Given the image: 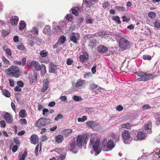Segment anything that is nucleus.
Returning <instances> with one entry per match:
<instances>
[{"instance_id":"obj_1","label":"nucleus","mask_w":160,"mask_h":160,"mask_svg":"<svg viewBox=\"0 0 160 160\" xmlns=\"http://www.w3.org/2000/svg\"><path fill=\"white\" fill-rule=\"evenodd\" d=\"M97 0H84L82 6V8L78 7H73L72 9V14L76 16L78 15V11L81 12L82 10L88 11L91 9V8L93 6Z\"/></svg>"},{"instance_id":"obj_2","label":"nucleus","mask_w":160,"mask_h":160,"mask_svg":"<svg viewBox=\"0 0 160 160\" xmlns=\"http://www.w3.org/2000/svg\"><path fill=\"white\" fill-rule=\"evenodd\" d=\"M6 72L9 76L12 77L18 78L21 76L20 69L15 66H12L6 69Z\"/></svg>"},{"instance_id":"obj_3","label":"nucleus","mask_w":160,"mask_h":160,"mask_svg":"<svg viewBox=\"0 0 160 160\" xmlns=\"http://www.w3.org/2000/svg\"><path fill=\"white\" fill-rule=\"evenodd\" d=\"M134 73L140 77L137 80L138 81H146L150 79H152L153 78L152 75L151 74L146 73L143 72H134Z\"/></svg>"},{"instance_id":"obj_4","label":"nucleus","mask_w":160,"mask_h":160,"mask_svg":"<svg viewBox=\"0 0 160 160\" xmlns=\"http://www.w3.org/2000/svg\"><path fill=\"white\" fill-rule=\"evenodd\" d=\"M94 142V140L93 138H91L90 142V145L92 146L93 149L95 152V156H97L100 153L101 151L100 147H99L100 140L99 139H97L95 143H93Z\"/></svg>"},{"instance_id":"obj_5","label":"nucleus","mask_w":160,"mask_h":160,"mask_svg":"<svg viewBox=\"0 0 160 160\" xmlns=\"http://www.w3.org/2000/svg\"><path fill=\"white\" fill-rule=\"evenodd\" d=\"M88 141L87 136L86 135L82 134L79 135L77 136V143L78 146L79 147H82V144H86Z\"/></svg>"},{"instance_id":"obj_6","label":"nucleus","mask_w":160,"mask_h":160,"mask_svg":"<svg viewBox=\"0 0 160 160\" xmlns=\"http://www.w3.org/2000/svg\"><path fill=\"white\" fill-rule=\"evenodd\" d=\"M119 47L124 50L127 49L130 47V44L126 39L122 38L119 41Z\"/></svg>"},{"instance_id":"obj_7","label":"nucleus","mask_w":160,"mask_h":160,"mask_svg":"<svg viewBox=\"0 0 160 160\" xmlns=\"http://www.w3.org/2000/svg\"><path fill=\"white\" fill-rule=\"evenodd\" d=\"M51 121L49 119L40 118L36 123V126L41 127L42 126H46L50 123Z\"/></svg>"},{"instance_id":"obj_8","label":"nucleus","mask_w":160,"mask_h":160,"mask_svg":"<svg viewBox=\"0 0 160 160\" xmlns=\"http://www.w3.org/2000/svg\"><path fill=\"white\" fill-rule=\"evenodd\" d=\"M86 123L91 128L95 131L99 130L101 129V126L94 121H88Z\"/></svg>"},{"instance_id":"obj_9","label":"nucleus","mask_w":160,"mask_h":160,"mask_svg":"<svg viewBox=\"0 0 160 160\" xmlns=\"http://www.w3.org/2000/svg\"><path fill=\"white\" fill-rule=\"evenodd\" d=\"M122 138L125 144H128L129 142L127 141L130 138V135L129 132L127 130L123 131L122 133Z\"/></svg>"},{"instance_id":"obj_10","label":"nucleus","mask_w":160,"mask_h":160,"mask_svg":"<svg viewBox=\"0 0 160 160\" xmlns=\"http://www.w3.org/2000/svg\"><path fill=\"white\" fill-rule=\"evenodd\" d=\"M89 89L95 94H98L99 92H101V88L94 83L90 84Z\"/></svg>"},{"instance_id":"obj_11","label":"nucleus","mask_w":160,"mask_h":160,"mask_svg":"<svg viewBox=\"0 0 160 160\" xmlns=\"http://www.w3.org/2000/svg\"><path fill=\"white\" fill-rule=\"evenodd\" d=\"M144 129L148 133L150 134L152 133V124L150 121H148L144 126Z\"/></svg>"},{"instance_id":"obj_12","label":"nucleus","mask_w":160,"mask_h":160,"mask_svg":"<svg viewBox=\"0 0 160 160\" xmlns=\"http://www.w3.org/2000/svg\"><path fill=\"white\" fill-rule=\"evenodd\" d=\"M88 38L89 40L88 46L91 48L95 47L98 43L97 40L92 37H89Z\"/></svg>"},{"instance_id":"obj_13","label":"nucleus","mask_w":160,"mask_h":160,"mask_svg":"<svg viewBox=\"0 0 160 160\" xmlns=\"http://www.w3.org/2000/svg\"><path fill=\"white\" fill-rule=\"evenodd\" d=\"M43 88L41 89V92H44L46 91L49 86L50 82L48 79H45L43 80Z\"/></svg>"},{"instance_id":"obj_14","label":"nucleus","mask_w":160,"mask_h":160,"mask_svg":"<svg viewBox=\"0 0 160 160\" xmlns=\"http://www.w3.org/2000/svg\"><path fill=\"white\" fill-rule=\"evenodd\" d=\"M4 118L5 119L7 123H11L13 121V117L8 113H6L4 115Z\"/></svg>"},{"instance_id":"obj_15","label":"nucleus","mask_w":160,"mask_h":160,"mask_svg":"<svg viewBox=\"0 0 160 160\" xmlns=\"http://www.w3.org/2000/svg\"><path fill=\"white\" fill-rule=\"evenodd\" d=\"M88 58V54L86 52L83 53L82 55H81L79 57L80 61L82 62H86Z\"/></svg>"},{"instance_id":"obj_16","label":"nucleus","mask_w":160,"mask_h":160,"mask_svg":"<svg viewBox=\"0 0 160 160\" xmlns=\"http://www.w3.org/2000/svg\"><path fill=\"white\" fill-rule=\"evenodd\" d=\"M97 51L100 53H103L107 52L108 49L106 47L100 45L98 47Z\"/></svg>"},{"instance_id":"obj_17","label":"nucleus","mask_w":160,"mask_h":160,"mask_svg":"<svg viewBox=\"0 0 160 160\" xmlns=\"http://www.w3.org/2000/svg\"><path fill=\"white\" fill-rule=\"evenodd\" d=\"M30 142L32 144H36L38 142V136L33 134L30 137Z\"/></svg>"},{"instance_id":"obj_18","label":"nucleus","mask_w":160,"mask_h":160,"mask_svg":"<svg viewBox=\"0 0 160 160\" xmlns=\"http://www.w3.org/2000/svg\"><path fill=\"white\" fill-rule=\"evenodd\" d=\"M147 136L146 133L140 131L137 133V138L138 140H142L144 139Z\"/></svg>"},{"instance_id":"obj_19","label":"nucleus","mask_w":160,"mask_h":160,"mask_svg":"<svg viewBox=\"0 0 160 160\" xmlns=\"http://www.w3.org/2000/svg\"><path fill=\"white\" fill-rule=\"evenodd\" d=\"M76 35L77 36H79V34L78 33H77V34H75L74 33H73L71 35L69 38L70 40L73 42L75 43H77L78 42L77 41V37L76 36Z\"/></svg>"},{"instance_id":"obj_20","label":"nucleus","mask_w":160,"mask_h":160,"mask_svg":"<svg viewBox=\"0 0 160 160\" xmlns=\"http://www.w3.org/2000/svg\"><path fill=\"white\" fill-rule=\"evenodd\" d=\"M61 32V30L59 27L55 25H53L52 32L55 34H58Z\"/></svg>"},{"instance_id":"obj_21","label":"nucleus","mask_w":160,"mask_h":160,"mask_svg":"<svg viewBox=\"0 0 160 160\" xmlns=\"http://www.w3.org/2000/svg\"><path fill=\"white\" fill-rule=\"evenodd\" d=\"M27 154V153L26 151H24L22 154L21 153H19L18 158V160H24Z\"/></svg>"},{"instance_id":"obj_22","label":"nucleus","mask_w":160,"mask_h":160,"mask_svg":"<svg viewBox=\"0 0 160 160\" xmlns=\"http://www.w3.org/2000/svg\"><path fill=\"white\" fill-rule=\"evenodd\" d=\"M11 23L12 25H15L17 24L18 21V17L13 16L11 18Z\"/></svg>"},{"instance_id":"obj_23","label":"nucleus","mask_w":160,"mask_h":160,"mask_svg":"<svg viewBox=\"0 0 160 160\" xmlns=\"http://www.w3.org/2000/svg\"><path fill=\"white\" fill-rule=\"evenodd\" d=\"M66 40V38L63 35L61 36L58 41L59 45H61L64 43Z\"/></svg>"},{"instance_id":"obj_24","label":"nucleus","mask_w":160,"mask_h":160,"mask_svg":"<svg viewBox=\"0 0 160 160\" xmlns=\"http://www.w3.org/2000/svg\"><path fill=\"white\" fill-rule=\"evenodd\" d=\"M120 127L121 128H125L127 129H130L132 127V125L130 123H128L121 124Z\"/></svg>"},{"instance_id":"obj_25","label":"nucleus","mask_w":160,"mask_h":160,"mask_svg":"<svg viewBox=\"0 0 160 160\" xmlns=\"http://www.w3.org/2000/svg\"><path fill=\"white\" fill-rule=\"evenodd\" d=\"M85 82V81L79 79L78 80L76 83V86L77 88H78L82 86Z\"/></svg>"},{"instance_id":"obj_26","label":"nucleus","mask_w":160,"mask_h":160,"mask_svg":"<svg viewBox=\"0 0 160 160\" xmlns=\"http://www.w3.org/2000/svg\"><path fill=\"white\" fill-rule=\"evenodd\" d=\"M51 31V28L49 26L46 25L44 28L43 30V32L45 34L48 33L50 32Z\"/></svg>"},{"instance_id":"obj_27","label":"nucleus","mask_w":160,"mask_h":160,"mask_svg":"<svg viewBox=\"0 0 160 160\" xmlns=\"http://www.w3.org/2000/svg\"><path fill=\"white\" fill-rule=\"evenodd\" d=\"M77 146L78 145L76 144V142L75 140L72 141L70 144V146L72 149H73L77 147Z\"/></svg>"},{"instance_id":"obj_28","label":"nucleus","mask_w":160,"mask_h":160,"mask_svg":"<svg viewBox=\"0 0 160 160\" xmlns=\"http://www.w3.org/2000/svg\"><path fill=\"white\" fill-rule=\"evenodd\" d=\"M19 115L21 118H24L27 116V113L24 109L21 110L19 112Z\"/></svg>"},{"instance_id":"obj_29","label":"nucleus","mask_w":160,"mask_h":160,"mask_svg":"<svg viewBox=\"0 0 160 160\" xmlns=\"http://www.w3.org/2000/svg\"><path fill=\"white\" fill-rule=\"evenodd\" d=\"M63 139V137L61 135H59L56 137V140L57 142L58 143L62 142Z\"/></svg>"},{"instance_id":"obj_30","label":"nucleus","mask_w":160,"mask_h":160,"mask_svg":"<svg viewBox=\"0 0 160 160\" xmlns=\"http://www.w3.org/2000/svg\"><path fill=\"white\" fill-rule=\"evenodd\" d=\"M107 147L109 149H111L113 147V142L112 140H109L107 144Z\"/></svg>"},{"instance_id":"obj_31","label":"nucleus","mask_w":160,"mask_h":160,"mask_svg":"<svg viewBox=\"0 0 160 160\" xmlns=\"http://www.w3.org/2000/svg\"><path fill=\"white\" fill-rule=\"evenodd\" d=\"M26 24L23 21H21L19 23V29L22 30L26 27Z\"/></svg>"},{"instance_id":"obj_32","label":"nucleus","mask_w":160,"mask_h":160,"mask_svg":"<svg viewBox=\"0 0 160 160\" xmlns=\"http://www.w3.org/2000/svg\"><path fill=\"white\" fill-rule=\"evenodd\" d=\"M41 74L44 75L46 73V70L45 66L43 64H41V67L40 68Z\"/></svg>"},{"instance_id":"obj_33","label":"nucleus","mask_w":160,"mask_h":160,"mask_svg":"<svg viewBox=\"0 0 160 160\" xmlns=\"http://www.w3.org/2000/svg\"><path fill=\"white\" fill-rule=\"evenodd\" d=\"M57 70V67L53 65H52L51 66L49 72H50L54 73L56 72Z\"/></svg>"},{"instance_id":"obj_34","label":"nucleus","mask_w":160,"mask_h":160,"mask_svg":"<svg viewBox=\"0 0 160 160\" xmlns=\"http://www.w3.org/2000/svg\"><path fill=\"white\" fill-rule=\"evenodd\" d=\"M115 9L118 11H124L125 10L126 8L123 7L116 6L115 7Z\"/></svg>"},{"instance_id":"obj_35","label":"nucleus","mask_w":160,"mask_h":160,"mask_svg":"<svg viewBox=\"0 0 160 160\" xmlns=\"http://www.w3.org/2000/svg\"><path fill=\"white\" fill-rule=\"evenodd\" d=\"M3 94L6 97L9 98L10 96V93L9 91L6 89L2 91Z\"/></svg>"},{"instance_id":"obj_36","label":"nucleus","mask_w":160,"mask_h":160,"mask_svg":"<svg viewBox=\"0 0 160 160\" xmlns=\"http://www.w3.org/2000/svg\"><path fill=\"white\" fill-rule=\"evenodd\" d=\"M112 20L115 21L118 24L121 23L119 18L118 16H113L112 17Z\"/></svg>"},{"instance_id":"obj_37","label":"nucleus","mask_w":160,"mask_h":160,"mask_svg":"<svg viewBox=\"0 0 160 160\" xmlns=\"http://www.w3.org/2000/svg\"><path fill=\"white\" fill-rule=\"evenodd\" d=\"M63 118V115L62 114H58L54 118V120L55 121H58L59 119H61Z\"/></svg>"},{"instance_id":"obj_38","label":"nucleus","mask_w":160,"mask_h":160,"mask_svg":"<svg viewBox=\"0 0 160 160\" xmlns=\"http://www.w3.org/2000/svg\"><path fill=\"white\" fill-rule=\"evenodd\" d=\"M31 32L34 35H38V29L36 27H33L31 30Z\"/></svg>"},{"instance_id":"obj_39","label":"nucleus","mask_w":160,"mask_h":160,"mask_svg":"<svg viewBox=\"0 0 160 160\" xmlns=\"http://www.w3.org/2000/svg\"><path fill=\"white\" fill-rule=\"evenodd\" d=\"M87 119V117L85 116H83L82 118H78V121L79 122H83Z\"/></svg>"},{"instance_id":"obj_40","label":"nucleus","mask_w":160,"mask_h":160,"mask_svg":"<svg viewBox=\"0 0 160 160\" xmlns=\"http://www.w3.org/2000/svg\"><path fill=\"white\" fill-rule=\"evenodd\" d=\"M72 129H69L64 131V133L65 136L67 137L69 135V134L72 132Z\"/></svg>"},{"instance_id":"obj_41","label":"nucleus","mask_w":160,"mask_h":160,"mask_svg":"<svg viewBox=\"0 0 160 160\" xmlns=\"http://www.w3.org/2000/svg\"><path fill=\"white\" fill-rule=\"evenodd\" d=\"M148 15L149 18H153L156 17V13L154 12H151L148 13Z\"/></svg>"},{"instance_id":"obj_42","label":"nucleus","mask_w":160,"mask_h":160,"mask_svg":"<svg viewBox=\"0 0 160 160\" xmlns=\"http://www.w3.org/2000/svg\"><path fill=\"white\" fill-rule=\"evenodd\" d=\"M73 99L76 101H81V98L80 96L74 95L73 97Z\"/></svg>"},{"instance_id":"obj_43","label":"nucleus","mask_w":160,"mask_h":160,"mask_svg":"<svg viewBox=\"0 0 160 160\" xmlns=\"http://www.w3.org/2000/svg\"><path fill=\"white\" fill-rule=\"evenodd\" d=\"M2 59L3 62L5 64L7 65H10L9 61L5 57L3 56Z\"/></svg>"},{"instance_id":"obj_44","label":"nucleus","mask_w":160,"mask_h":160,"mask_svg":"<svg viewBox=\"0 0 160 160\" xmlns=\"http://www.w3.org/2000/svg\"><path fill=\"white\" fill-rule=\"evenodd\" d=\"M40 54L41 57H44L47 56V53L46 51L43 50L41 52Z\"/></svg>"},{"instance_id":"obj_45","label":"nucleus","mask_w":160,"mask_h":160,"mask_svg":"<svg viewBox=\"0 0 160 160\" xmlns=\"http://www.w3.org/2000/svg\"><path fill=\"white\" fill-rule=\"evenodd\" d=\"M142 58L143 59L145 60H150L152 58L151 56L149 55H143L142 56Z\"/></svg>"},{"instance_id":"obj_46","label":"nucleus","mask_w":160,"mask_h":160,"mask_svg":"<svg viewBox=\"0 0 160 160\" xmlns=\"http://www.w3.org/2000/svg\"><path fill=\"white\" fill-rule=\"evenodd\" d=\"M142 108L143 110H145L147 109H150L151 108V107L148 104H145L142 106Z\"/></svg>"},{"instance_id":"obj_47","label":"nucleus","mask_w":160,"mask_h":160,"mask_svg":"<svg viewBox=\"0 0 160 160\" xmlns=\"http://www.w3.org/2000/svg\"><path fill=\"white\" fill-rule=\"evenodd\" d=\"M66 19L68 21H71L72 19V16L69 14H67L66 16Z\"/></svg>"},{"instance_id":"obj_48","label":"nucleus","mask_w":160,"mask_h":160,"mask_svg":"<svg viewBox=\"0 0 160 160\" xmlns=\"http://www.w3.org/2000/svg\"><path fill=\"white\" fill-rule=\"evenodd\" d=\"M17 48L20 50H25V48L23 45H19L17 46Z\"/></svg>"},{"instance_id":"obj_49","label":"nucleus","mask_w":160,"mask_h":160,"mask_svg":"<svg viewBox=\"0 0 160 160\" xmlns=\"http://www.w3.org/2000/svg\"><path fill=\"white\" fill-rule=\"evenodd\" d=\"M155 27L157 28H160V24L158 21H156L154 23Z\"/></svg>"},{"instance_id":"obj_50","label":"nucleus","mask_w":160,"mask_h":160,"mask_svg":"<svg viewBox=\"0 0 160 160\" xmlns=\"http://www.w3.org/2000/svg\"><path fill=\"white\" fill-rule=\"evenodd\" d=\"M123 108L121 105H118L116 107V109L118 111H121L123 110Z\"/></svg>"},{"instance_id":"obj_51","label":"nucleus","mask_w":160,"mask_h":160,"mask_svg":"<svg viewBox=\"0 0 160 160\" xmlns=\"http://www.w3.org/2000/svg\"><path fill=\"white\" fill-rule=\"evenodd\" d=\"M73 60L70 58H68L67 61V63L68 65H71L73 62Z\"/></svg>"},{"instance_id":"obj_52","label":"nucleus","mask_w":160,"mask_h":160,"mask_svg":"<svg viewBox=\"0 0 160 160\" xmlns=\"http://www.w3.org/2000/svg\"><path fill=\"white\" fill-rule=\"evenodd\" d=\"M60 99L62 101L64 102L66 101V100L67 99V98L66 96H61L60 97Z\"/></svg>"},{"instance_id":"obj_53","label":"nucleus","mask_w":160,"mask_h":160,"mask_svg":"<svg viewBox=\"0 0 160 160\" xmlns=\"http://www.w3.org/2000/svg\"><path fill=\"white\" fill-rule=\"evenodd\" d=\"M41 65H40L39 63L38 62V64H36L35 68L38 71H40L41 68Z\"/></svg>"},{"instance_id":"obj_54","label":"nucleus","mask_w":160,"mask_h":160,"mask_svg":"<svg viewBox=\"0 0 160 160\" xmlns=\"http://www.w3.org/2000/svg\"><path fill=\"white\" fill-rule=\"evenodd\" d=\"M17 84L19 87H22L24 85L23 82L21 81H19L17 82Z\"/></svg>"},{"instance_id":"obj_55","label":"nucleus","mask_w":160,"mask_h":160,"mask_svg":"<svg viewBox=\"0 0 160 160\" xmlns=\"http://www.w3.org/2000/svg\"><path fill=\"white\" fill-rule=\"evenodd\" d=\"M20 121L22 124H26L27 123L26 120L25 119H21Z\"/></svg>"},{"instance_id":"obj_56","label":"nucleus","mask_w":160,"mask_h":160,"mask_svg":"<svg viewBox=\"0 0 160 160\" xmlns=\"http://www.w3.org/2000/svg\"><path fill=\"white\" fill-rule=\"evenodd\" d=\"M94 21V19L89 18L86 20V23H87L92 24Z\"/></svg>"},{"instance_id":"obj_57","label":"nucleus","mask_w":160,"mask_h":160,"mask_svg":"<svg viewBox=\"0 0 160 160\" xmlns=\"http://www.w3.org/2000/svg\"><path fill=\"white\" fill-rule=\"evenodd\" d=\"M6 52L8 55L10 56L12 55V52L11 50L9 48H7L6 50Z\"/></svg>"},{"instance_id":"obj_58","label":"nucleus","mask_w":160,"mask_h":160,"mask_svg":"<svg viewBox=\"0 0 160 160\" xmlns=\"http://www.w3.org/2000/svg\"><path fill=\"white\" fill-rule=\"evenodd\" d=\"M48 109L46 108H44L43 110L42 114L43 115H46V116L47 117L48 116V115L46 114L45 113L48 112Z\"/></svg>"},{"instance_id":"obj_59","label":"nucleus","mask_w":160,"mask_h":160,"mask_svg":"<svg viewBox=\"0 0 160 160\" xmlns=\"http://www.w3.org/2000/svg\"><path fill=\"white\" fill-rule=\"evenodd\" d=\"M18 148V146L17 145H15L13 147L12 150L14 152H15L17 150Z\"/></svg>"},{"instance_id":"obj_60","label":"nucleus","mask_w":160,"mask_h":160,"mask_svg":"<svg viewBox=\"0 0 160 160\" xmlns=\"http://www.w3.org/2000/svg\"><path fill=\"white\" fill-rule=\"evenodd\" d=\"M65 156L64 155L61 154L58 158V160H62L65 159Z\"/></svg>"},{"instance_id":"obj_61","label":"nucleus","mask_w":160,"mask_h":160,"mask_svg":"<svg viewBox=\"0 0 160 160\" xmlns=\"http://www.w3.org/2000/svg\"><path fill=\"white\" fill-rule=\"evenodd\" d=\"M13 41L15 42H18V36H15L13 38Z\"/></svg>"},{"instance_id":"obj_62","label":"nucleus","mask_w":160,"mask_h":160,"mask_svg":"<svg viewBox=\"0 0 160 160\" xmlns=\"http://www.w3.org/2000/svg\"><path fill=\"white\" fill-rule=\"evenodd\" d=\"M62 148H57L56 149L55 151L58 152V153H61L62 151Z\"/></svg>"},{"instance_id":"obj_63","label":"nucleus","mask_w":160,"mask_h":160,"mask_svg":"<svg viewBox=\"0 0 160 160\" xmlns=\"http://www.w3.org/2000/svg\"><path fill=\"white\" fill-rule=\"evenodd\" d=\"M9 81L10 82V86L11 87H13L14 84V81L11 79H9Z\"/></svg>"},{"instance_id":"obj_64","label":"nucleus","mask_w":160,"mask_h":160,"mask_svg":"<svg viewBox=\"0 0 160 160\" xmlns=\"http://www.w3.org/2000/svg\"><path fill=\"white\" fill-rule=\"evenodd\" d=\"M2 34L5 36H6L8 35L9 33V32L7 31L3 30L2 32Z\"/></svg>"}]
</instances>
